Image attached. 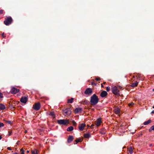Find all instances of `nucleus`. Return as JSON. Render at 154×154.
Returning a JSON list of instances; mask_svg holds the SVG:
<instances>
[{
  "label": "nucleus",
  "instance_id": "obj_1",
  "mask_svg": "<svg viewBox=\"0 0 154 154\" xmlns=\"http://www.w3.org/2000/svg\"><path fill=\"white\" fill-rule=\"evenodd\" d=\"M99 102V99L97 96L94 94L91 97L90 100L91 104L92 105H96Z\"/></svg>",
  "mask_w": 154,
  "mask_h": 154
},
{
  "label": "nucleus",
  "instance_id": "obj_2",
  "mask_svg": "<svg viewBox=\"0 0 154 154\" xmlns=\"http://www.w3.org/2000/svg\"><path fill=\"white\" fill-rule=\"evenodd\" d=\"M12 22V19L11 17H7L4 21L5 24L8 26L11 24Z\"/></svg>",
  "mask_w": 154,
  "mask_h": 154
},
{
  "label": "nucleus",
  "instance_id": "obj_3",
  "mask_svg": "<svg viewBox=\"0 0 154 154\" xmlns=\"http://www.w3.org/2000/svg\"><path fill=\"white\" fill-rule=\"evenodd\" d=\"M112 92L115 95H119V91L117 87L114 86L112 88Z\"/></svg>",
  "mask_w": 154,
  "mask_h": 154
},
{
  "label": "nucleus",
  "instance_id": "obj_4",
  "mask_svg": "<svg viewBox=\"0 0 154 154\" xmlns=\"http://www.w3.org/2000/svg\"><path fill=\"white\" fill-rule=\"evenodd\" d=\"M57 123L60 125H66L68 124L69 122L67 119H60L58 120Z\"/></svg>",
  "mask_w": 154,
  "mask_h": 154
},
{
  "label": "nucleus",
  "instance_id": "obj_5",
  "mask_svg": "<svg viewBox=\"0 0 154 154\" xmlns=\"http://www.w3.org/2000/svg\"><path fill=\"white\" fill-rule=\"evenodd\" d=\"M63 113L65 114V115H69L71 113V111L70 108H67L65 110H63Z\"/></svg>",
  "mask_w": 154,
  "mask_h": 154
},
{
  "label": "nucleus",
  "instance_id": "obj_6",
  "mask_svg": "<svg viewBox=\"0 0 154 154\" xmlns=\"http://www.w3.org/2000/svg\"><path fill=\"white\" fill-rule=\"evenodd\" d=\"M19 91L20 90L19 89H17L14 87H12L11 90V92L13 94H15L19 92Z\"/></svg>",
  "mask_w": 154,
  "mask_h": 154
},
{
  "label": "nucleus",
  "instance_id": "obj_7",
  "mask_svg": "<svg viewBox=\"0 0 154 154\" xmlns=\"http://www.w3.org/2000/svg\"><path fill=\"white\" fill-rule=\"evenodd\" d=\"M84 93L85 94L90 96L92 94V90L91 88H88L86 89Z\"/></svg>",
  "mask_w": 154,
  "mask_h": 154
},
{
  "label": "nucleus",
  "instance_id": "obj_8",
  "mask_svg": "<svg viewBox=\"0 0 154 154\" xmlns=\"http://www.w3.org/2000/svg\"><path fill=\"white\" fill-rule=\"evenodd\" d=\"M40 106H41L40 103L39 102H38L35 104L33 107V109L36 110H38L40 109Z\"/></svg>",
  "mask_w": 154,
  "mask_h": 154
},
{
  "label": "nucleus",
  "instance_id": "obj_9",
  "mask_svg": "<svg viewBox=\"0 0 154 154\" xmlns=\"http://www.w3.org/2000/svg\"><path fill=\"white\" fill-rule=\"evenodd\" d=\"M28 99V96L26 97H22L20 100V101L21 102L24 103H26Z\"/></svg>",
  "mask_w": 154,
  "mask_h": 154
},
{
  "label": "nucleus",
  "instance_id": "obj_10",
  "mask_svg": "<svg viewBox=\"0 0 154 154\" xmlns=\"http://www.w3.org/2000/svg\"><path fill=\"white\" fill-rule=\"evenodd\" d=\"M101 123V120L100 118H99L97 119L96 121V125L97 127H98L100 125Z\"/></svg>",
  "mask_w": 154,
  "mask_h": 154
},
{
  "label": "nucleus",
  "instance_id": "obj_11",
  "mask_svg": "<svg viewBox=\"0 0 154 154\" xmlns=\"http://www.w3.org/2000/svg\"><path fill=\"white\" fill-rule=\"evenodd\" d=\"M85 125V123H83L79 125V130L82 131H83L84 128V127Z\"/></svg>",
  "mask_w": 154,
  "mask_h": 154
},
{
  "label": "nucleus",
  "instance_id": "obj_12",
  "mask_svg": "<svg viewBox=\"0 0 154 154\" xmlns=\"http://www.w3.org/2000/svg\"><path fill=\"white\" fill-rule=\"evenodd\" d=\"M107 94V92L105 91H102L100 94V96L101 97H106Z\"/></svg>",
  "mask_w": 154,
  "mask_h": 154
},
{
  "label": "nucleus",
  "instance_id": "obj_13",
  "mask_svg": "<svg viewBox=\"0 0 154 154\" xmlns=\"http://www.w3.org/2000/svg\"><path fill=\"white\" fill-rule=\"evenodd\" d=\"M114 112L116 114H119L120 112V109L119 108H116L114 109Z\"/></svg>",
  "mask_w": 154,
  "mask_h": 154
},
{
  "label": "nucleus",
  "instance_id": "obj_14",
  "mask_svg": "<svg viewBox=\"0 0 154 154\" xmlns=\"http://www.w3.org/2000/svg\"><path fill=\"white\" fill-rule=\"evenodd\" d=\"M73 139H74V138L72 136V135L69 136V137L68 138V140H67L68 142V143H70L71 142H72L73 140Z\"/></svg>",
  "mask_w": 154,
  "mask_h": 154
},
{
  "label": "nucleus",
  "instance_id": "obj_15",
  "mask_svg": "<svg viewBox=\"0 0 154 154\" xmlns=\"http://www.w3.org/2000/svg\"><path fill=\"white\" fill-rule=\"evenodd\" d=\"M82 108H76L74 112L75 113H77L79 112H81L82 110Z\"/></svg>",
  "mask_w": 154,
  "mask_h": 154
},
{
  "label": "nucleus",
  "instance_id": "obj_16",
  "mask_svg": "<svg viewBox=\"0 0 154 154\" xmlns=\"http://www.w3.org/2000/svg\"><path fill=\"white\" fill-rule=\"evenodd\" d=\"M49 115L51 116L53 118H55L56 116L54 112H50Z\"/></svg>",
  "mask_w": 154,
  "mask_h": 154
},
{
  "label": "nucleus",
  "instance_id": "obj_17",
  "mask_svg": "<svg viewBox=\"0 0 154 154\" xmlns=\"http://www.w3.org/2000/svg\"><path fill=\"white\" fill-rule=\"evenodd\" d=\"M138 84V82H136L134 83L131 84V86L132 87H134L137 86Z\"/></svg>",
  "mask_w": 154,
  "mask_h": 154
},
{
  "label": "nucleus",
  "instance_id": "obj_18",
  "mask_svg": "<svg viewBox=\"0 0 154 154\" xmlns=\"http://www.w3.org/2000/svg\"><path fill=\"white\" fill-rule=\"evenodd\" d=\"M91 137V135L88 133L84 135V137L86 138H88Z\"/></svg>",
  "mask_w": 154,
  "mask_h": 154
},
{
  "label": "nucleus",
  "instance_id": "obj_19",
  "mask_svg": "<svg viewBox=\"0 0 154 154\" xmlns=\"http://www.w3.org/2000/svg\"><path fill=\"white\" fill-rule=\"evenodd\" d=\"M151 122V120L150 119H149L148 120L145 122H144L143 124L145 125H147L148 124H149Z\"/></svg>",
  "mask_w": 154,
  "mask_h": 154
},
{
  "label": "nucleus",
  "instance_id": "obj_20",
  "mask_svg": "<svg viewBox=\"0 0 154 154\" xmlns=\"http://www.w3.org/2000/svg\"><path fill=\"white\" fill-rule=\"evenodd\" d=\"M38 151L36 149H34L32 151V154H38Z\"/></svg>",
  "mask_w": 154,
  "mask_h": 154
},
{
  "label": "nucleus",
  "instance_id": "obj_21",
  "mask_svg": "<svg viewBox=\"0 0 154 154\" xmlns=\"http://www.w3.org/2000/svg\"><path fill=\"white\" fill-rule=\"evenodd\" d=\"M5 108V107L4 105L2 103H0V110H4Z\"/></svg>",
  "mask_w": 154,
  "mask_h": 154
},
{
  "label": "nucleus",
  "instance_id": "obj_22",
  "mask_svg": "<svg viewBox=\"0 0 154 154\" xmlns=\"http://www.w3.org/2000/svg\"><path fill=\"white\" fill-rule=\"evenodd\" d=\"M73 129V128L72 126H70L67 129V131H70Z\"/></svg>",
  "mask_w": 154,
  "mask_h": 154
},
{
  "label": "nucleus",
  "instance_id": "obj_23",
  "mask_svg": "<svg viewBox=\"0 0 154 154\" xmlns=\"http://www.w3.org/2000/svg\"><path fill=\"white\" fill-rule=\"evenodd\" d=\"M128 152L130 153V154H131L133 152V149H132V147L131 146H130L129 147V149H128Z\"/></svg>",
  "mask_w": 154,
  "mask_h": 154
},
{
  "label": "nucleus",
  "instance_id": "obj_24",
  "mask_svg": "<svg viewBox=\"0 0 154 154\" xmlns=\"http://www.w3.org/2000/svg\"><path fill=\"white\" fill-rule=\"evenodd\" d=\"M81 103L82 104H86L88 103V101L86 100H82Z\"/></svg>",
  "mask_w": 154,
  "mask_h": 154
},
{
  "label": "nucleus",
  "instance_id": "obj_25",
  "mask_svg": "<svg viewBox=\"0 0 154 154\" xmlns=\"http://www.w3.org/2000/svg\"><path fill=\"white\" fill-rule=\"evenodd\" d=\"M73 100L74 98H71V99L68 100V103H72L73 102Z\"/></svg>",
  "mask_w": 154,
  "mask_h": 154
},
{
  "label": "nucleus",
  "instance_id": "obj_26",
  "mask_svg": "<svg viewBox=\"0 0 154 154\" xmlns=\"http://www.w3.org/2000/svg\"><path fill=\"white\" fill-rule=\"evenodd\" d=\"M75 142H76V144L79 142H80L82 141V139L81 138H79L75 140Z\"/></svg>",
  "mask_w": 154,
  "mask_h": 154
},
{
  "label": "nucleus",
  "instance_id": "obj_27",
  "mask_svg": "<svg viewBox=\"0 0 154 154\" xmlns=\"http://www.w3.org/2000/svg\"><path fill=\"white\" fill-rule=\"evenodd\" d=\"M149 132L151 131L152 130H154V125L152 126L149 130Z\"/></svg>",
  "mask_w": 154,
  "mask_h": 154
},
{
  "label": "nucleus",
  "instance_id": "obj_28",
  "mask_svg": "<svg viewBox=\"0 0 154 154\" xmlns=\"http://www.w3.org/2000/svg\"><path fill=\"white\" fill-rule=\"evenodd\" d=\"M72 124L74 126H76V123L74 120L72 121Z\"/></svg>",
  "mask_w": 154,
  "mask_h": 154
},
{
  "label": "nucleus",
  "instance_id": "obj_29",
  "mask_svg": "<svg viewBox=\"0 0 154 154\" xmlns=\"http://www.w3.org/2000/svg\"><path fill=\"white\" fill-rule=\"evenodd\" d=\"M20 151L21 152V154H24V151L23 149V148H22L20 150Z\"/></svg>",
  "mask_w": 154,
  "mask_h": 154
},
{
  "label": "nucleus",
  "instance_id": "obj_30",
  "mask_svg": "<svg viewBox=\"0 0 154 154\" xmlns=\"http://www.w3.org/2000/svg\"><path fill=\"white\" fill-rule=\"evenodd\" d=\"M12 132L10 130L8 131V135L10 136L11 135Z\"/></svg>",
  "mask_w": 154,
  "mask_h": 154
},
{
  "label": "nucleus",
  "instance_id": "obj_31",
  "mask_svg": "<svg viewBox=\"0 0 154 154\" xmlns=\"http://www.w3.org/2000/svg\"><path fill=\"white\" fill-rule=\"evenodd\" d=\"M4 126V124L3 123L0 122V128L3 127Z\"/></svg>",
  "mask_w": 154,
  "mask_h": 154
},
{
  "label": "nucleus",
  "instance_id": "obj_32",
  "mask_svg": "<svg viewBox=\"0 0 154 154\" xmlns=\"http://www.w3.org/2000/svg\"><path fill=\"white\" fill-rule=\"evenodd\" d=\"M106 90L107 91H109L110 90V87L109 86L107 87H106Z\"/></svg>",
  "mask_w": 154,
  "mask_h": 154
},
{
  "label": "nucleus",
  "instance_id": "obj_33",
  "mask_svg": "<svg viewBox=\"0 0 154 154\" xmlns=\"http://www.w3.org/2000/svg\"><path fill=\"white\" fill-rule=\"evenodd\" d=\"M1 35L2 37L4 38H5L6 37V36L4 35V32Z\"/></svg>",
  "mask_w": 154,
  "mask_h": 154
},
{
  "label": "nucleus",
  "instance_id": "obj_34",
  "mask_svg": "<svg viewBox=\"0 0 154 154\" xmlns=\"http://www.w3.org/2000/svg\"><path fill=\"white\" fill-rule=\"evenodd\" d=\"M6 122L7 123L9 124L10 125H11L12 123L10 121H8Z\"/></svg>",
  "mask_w": 154,
  "mask_h": 154
},
{
  "label": "nucleus",
  "instance_id": "obj_35",
  "mask_svg": "<svg viewBox=\"0 0 154 154\" xmlns=\"http://www.w3.org/2000/svg\"><path fill=\"white\" fill-rule=\"evenodd\" d=\"M3 97V94L0 92V98H2Z\"/></svg>",
  "mask_w": 154,
  "mask_h": 154
},
{
  "label": "nucleus",
  "instance_id": "obj_36",
  "mask_svg": "<svg viewBox=\"0 0 154 154\" xmlns=\"http://www.w3.org/2000/svg\"><path fill=\"white\" fill-rule=\"evenodd\" d=\"M3 10L1 9L0 10V14H3Z\"/></svg>",
  "mask_w": 154,
  "mask_h": 154
},
{
  "label": "nucleus",
  "instance_id": "obj_37",
  "mask_svg": "<svg viewBox=\"0 0 154 154\" xmlns=\"http://www.w3.org/2000/svg\"><path fill=\"white\" fill-rule=\"evenodd\" d=\"M134 104V103H129L128 104V105L129 106H132V105H133Z\"/></svg>",
  "mask_w": 154,
  "mask_h": 154
},
{
  "label": "nucleus",
  "instance_id": "obj_38",
  "mask_svg": "<svg viewBox=\"0 0 154 154\" xmlns=\"http://www.w3.org/2000/svg\"><path fill=\"white\" fill-rule=\"evenodd\" d=\"M95 80L97 81H99L100 80V78H96L95 79Z\"/></svg>",
  "mask_w": 154,
  "mask_h": 154
},
{
  "label": "nucleus",
  "instance_id": "obj_39",
  "mask_svg": "<svg viewBox=\"0 0 154 154\" xmlns=\"http://www.w3.org/2000/svg\"><path fill=\"white\" fill-rule=\"evenodd\" d=\"M91 85H96V84L94 82H92Z\"/></svg>",
  "mask_w": 154,
  "mask_h": 154
},
{
  "label": "nucleus",
  "instance_id": "obj_40",
  "mask_svg": "<svg viewBox=\"0 0 154 154\" xmlns=\"http://www.w3.org/2000/svg\"><path fill=\"white\" fill-rule=\"evenodd\" d=\"M7 149H8V150H11V148L10 147H8L7 148Z\"/></svg>",
  "mask_w": 154,
  "mask_h": 154
},
{
  "label": "nucleus",
  "instance_id": "obj_41",
  "mask_svg": "<svg viewBox=\"0 0 154 154\" xmlns=\"http://www.w3.org/2000/svg\"><path fill=\"white\" fill-rule=\"evenodd\" d=\"M154 113V110L152 111L151 113V114H152Z\"/></svg>",
  "mask_w": 154,
  "mask_h": 154
},
{
  "label": "nucleus",
  "instance_id": "obj_42",
  "mask_svg": "<svg viewBox=\"0 0 154 154\" xmlns=\"http://www.w3.org/2000/svg\"><path fill=\"white\" fill-rule=\"evenodd\" d=\"M93 126H94V125L93 124L91 125V128H92L93 127Z\"/></svg>",
  "mask_w": 154,
  "mask_h": 154
},
{
  "label": "nucleus",
  "instance_id": "obj_43",
  "mask_svg": "<svg viewBox=\"0 0 154 154\" xmlns=\"http://www.w3.org/2000/svg\"><path fill=\"white\" fill-rule=\"evenodd\" d=\"M101 87H102L103 88V87H104V86H103V84H101Z\"/></svg>",
  "mask_w": 154,
  "mask_h": 154
},
{
  "label": "nucleus",
  "instance_id": "obj_44",
  "mask_svg": "<svg viewBox=\"0 0 154 154\" xmlns=\"http://www.w3.org/2000/svg\"><path fill=\"white\" fill-rule=\"evenodd\" d=\"M25 133H26L27 132V131L26 130H25L24 131Z\"/></svg>",
  "mask_w": 154,
  "mask_h": 154
},
{
  "label": "nucleus",
  "instance_id": "obj_45",
  "mask_svg": "<svg viewBox=\"0 0 154 154\" xmlns=\"http://www.w3.org/2000/svg\"><path fill=\"white\" fill-rule=\"evenodd\" d=\"M29 150H27L26 151V152L27 153H29Z\"/></svg>",
  "mask_w": 154,
  "mask_h": 154
},
{
  "label": "nucleus",
  "instance_id": "obj_46",
  "mask_svg": "<svg viewBox=\"0 0 154 154\" xmlns=\"http://www.w3.org/2000/svg\"><path fill=\"white\" fill-rule=\"evenodd\" d=\"M14 154H18L17 152H15Z\"/></svg>",
  "mask_w": 154,
  "mask_h": 154
},
{
  "label": "nucleus",
  "instance_id": "obj_47",
  "mask_svg": "<svg viewBox=\"0 0 154 154\" xmlns=\"http://www.w3.org/2000/svg\"><path fill=\"white\" fill-rule=\"evenodd\" d=\"M2 138V137L1 136H0V140Z\"/></svg>",
  "mask_w": 154,
  "mask_h": 154
},
{
  "label": "nucleus",
  "instance_id": "obj_48",
  "mask_svg": "<svg viewBox=\"0 0 154 154\" xmlns=\"http://www.w3.org/2000/svg\"><path fill=\"white\" fill-rule=\"evenodd\" d=\"M140 75L139 74L138 76H139V78H140Z\"/></svg>",
  "mask_w": 154,
  "mask_h": 154
},
{
  "label": "nucleus",
  "instance_id": "obj_49",
  "mask_svg": "<svg viewBox=\"0 0 154 154\" xmlns=\"http://www.w3.org/2000/svg\"><path fill=\"white\" fill-rule=\"evenodd\" d=\"M101 133L102 134H104V133H104V132H103Z\"/></svg>",
  "mask_w": 154,
  "mask_h": 154
},
{
  "label": "nucleus",
  "instance_id": "obj_50",
  "mask_svg": "<svg viewBox=\"0 0 154 154\" xmlns=\"http://www.w3.org/2000/svg\"><path fill=\"white\" fill-rule=\"evenodd\" d=\"M106 83V82H103V84H105V83Z\"/></svg>",
  "mask_w": 154,
  "mask_h": 154
},
{
  "label": "nucleus",
  "instance_id": "obj_51",
  "mask_svg": "<svg viewBox=\"0 0 154 154\" xmlns=\"http://www.w3.org/2000/svg\"><path fill=\"white\" fill-rule=\"evenodd\" d=\"M152 108L154 109V105L152 106Z\"/></svg>",
  "mask_w": 154,
  "mask_h": 154
},
{
  "label": "nucleus",
  "instance_id": "obj_52",
  "mask_svg": "<svg viewBox=\"0 0 154 154\" xmlns=\"http://www.w3.org/2000/svg\"><path fill=\"white\" fill-rule=\"evenodd\" d=\"M153 91H154V88L153 89Z\"/></svg>",
  "mask_w": 154,
  "mask_h": 154
}]
</instances>
